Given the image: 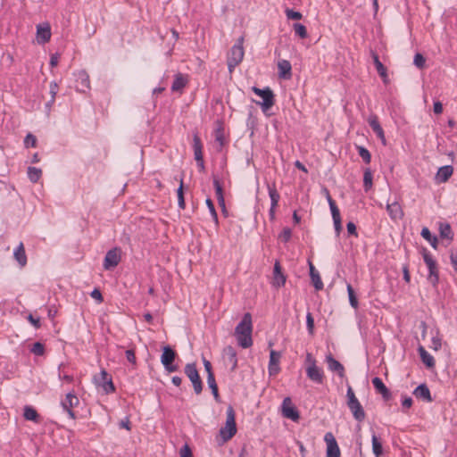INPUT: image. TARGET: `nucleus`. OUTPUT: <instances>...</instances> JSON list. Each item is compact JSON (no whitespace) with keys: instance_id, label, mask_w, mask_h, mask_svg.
<instances>
[{"instance_id":"obj_12","label":"nucleus","mask_w":457,"mask_h":457,"mask_svg":"<svg viewBox=\"0 0 457 457\" xmlns=\"http://www.w3.org/2000/svg\"><path fill=\"white\" fill-rule=\"evenodd\" d=\"M324 440L327 443L326 457H340L341 452L332 433L328 432L324 436Z\"/></svg>"},{"instance_id":"obj_2","label":"nucleus","mask_w":457,"mask_h":457,"mask_svg":"<svg viewBox=\"0 0 457 457\" xmlns=\"http://www.w3.org/2000/svg\"><path fill=\"white\" fill-rule=\"evenodd\" d=\"M244 37L237 38L236 44L231 47L227 57V64L229 72H232L234 69L243 61L245 50H244Z\"/></svg>"},{"instance_id":"obj_29","label":"nucleus","mask_w":457,"mask_h":457,"mask_svg":"<svg viewBox=\"0 0 457 457\" xmlns=\"http://www.w3.org/2000/svg\"><path fill=\"white\" fill-rule=\"evenodd\" d=\"M13 256L21 267H24L27 264V255L23 243L21 242L14 250Z\"/></svg>"},{"instance_id":"obj_13","label":"nucleus","mask_w":457,"mask_h":457,"mask_svg":"<svg viewBox=\"0 0 457 457\" xmlns=\"http://www.w3.org/2000/svg\"><path fill=\"white\" fill-rule=\"evenodd\" d=\"M120 250L117 247L109 250L104 260V268L111 270L116 267L120 262Z\"/></svg>"},{"instance_id":"obj_49","label":"nucleus","mask_w":457,"mask_h":457,"mask_svg":"<svg viewBox=\"0 0 457 457\" xmlns=\"http://www.w3.org/2000/svg\"><path fill=\"white\" fill-rule=\"evenodd\" d=\"M213 187L215 188V194H216L217 199L223 197L224 195H223L222 186H221L219 179H217L215 176H213Z\"/></svg>"},{"instance_id":"obj_51","label":"nucleus","mask_w":457,"mask_h":457,"mask_svg":"<svg viewBox=\"0 0 457 457\" xmlns=\"http://www.w3.org/2000/svg\"><path fill=\"white\" fill-rule=\"evenodd\" d=\"M24 145L25 147H36L37 145V137L32 135L31 133H29L25 138H24Z\"/></svg>"},{"instance_id":"obj_20","label":"nucleus","mask_w":457,"mask_h":457,"mask_svg":"<svg viewBox=\"0 0 457 457\" xmlns=\"http://www.w3.org/2000/svg\"><path fill=\"white\" fill-rule=\"evenodd\" d=\"M51 28L48 23L37 26V37L39 44L47 43L51 38Z\"/></svg>"},{"instance_id":"obj_45","label":"nucleus","mask_w":457,"mask_h":457,"mask_svg":"<svg viewBox=\"0 0 457 457\" xmlns=\"http://www.w3.org/2000/svg\"><path fill=\"white\" fill-rule=\"evenodd\" d=\"M293 27L295 33L301 38H306L308 37L307 29L304 25L301 23H295Z\"/></svg>"},{"instance_id":"obj_19","label":"nucleus","mask_w":457,"mask_h":457,"mask_svg":"<svg viewBox=\"0 0 457 457\" xmlns=\"http://www.w3.org/2000/svg\"><path fill=\"white\" fill-rule=\"evenodd\" d=\"M372 385L378 394H380L385 401H388L392 395L390 390L386 386L382 379L378 377L372 378Z\"/></svg>"},{"instance_id":"obj_11","label":"nucleus","mask_w":457,"mask_h":457,"mask_svg":"<svg viewBox=\"0 0 457 457\" xmlns=\"http://www.w3.org/2000/svg\"><path fill=\"white\" fill-rule=\"evenodd\" d=\"M282 415L293 421H297L300 419V414L297 409L294 406L290 397H286L282 403Z\"/></svg>"},{"instance_id":"obj_24","label":"nucleus","mask_w":457,"mask_h":457,"mask_svg":"<svg viewBox=\"0 0 457 457\" xmlns=\"http://www.w3.org/2000/svg\"><path fill=\"white\" fill-rule=\"evenodd\" d=\"M453 173V167L452 165H445L438 169L435 179L437 183L446 182Z\"/></svg>"},{"instance_id":"obj_23","label":"nucleus","mask_w":457,"mask_h":457,"mask_svg":"<svg viewBox=\"0 0 457 457\" xmlns=\"http://www.w3.org/2000/svg\"><path fill=\"white\" fill-rule=\"evenodd\" d=\"M370 54L373 59L374 65L378 75L382 78L384 83L388 82L387 70L384 64L379 61L378 55L373 50H370Z\"/></svg>"},{"instance_id":"obj_25","label":"nucleus","mask_w":457,"mask_h":457,"mask_svg":"<svg viewBox=\"0 0 457 457\" xmlns=\"http://www.w3.org/2000/svg\"><path fill=\"white\" fill-rule=\"evenodd\" d=\"M308 264H309V270H310V277H311L312 283L314 288L317 291L322 290L324 285L320 278L319 271L315 269L313 263L311 261L308 262Z\"/></svg>"},{"instance_id":"obj_53","label":"nucleus","mask_w":457,"mask_h":457,"mask_svg":"<svg viewBox=\"0 0 457 457\" xmlns=\"http://www.w3.org/2000/svg\"><path fill=\"white\" fill-rule=\"evenodd\" d=\"M306 326L310 335H313L314 333V319L311 312H307L306 315Z\"/></svg>"},{"instance_id":"obj_58","label":"nucleus","mask_w":457,"mask_h":457,"mask_svg":"<svg viewBox=\"0 0 457 457\" xmlns=\"http://www.w3.org/2000/svg\"><path fill=\"white\" fill-rule=\"evenodd\" d=\"M368 123L372 130L380 125L377 115H370L368 119Z\"/></svg>"},{"instance_id":"obj_3","label":"nucleus","mask_w":457,"mask_h":457,"mask_svg":"<svg viewBox=\"0 0 457 457\" xmlns=\"http://www.w3.org/2000/svg\"><path fill=\"white\" fill-rule=\"evenodd\" d=\"M347 406L353 413V418L361 422L365 420V411L354 395L353 388L349 386L346 392Z\"/></svg>"},{"instance_id":"obj_17","label":"nucleus","mask_w":457,"mask_h":457,"mask_svg":"<svg viewBox=\"0 0 457 457\" xmlns=\"http://www.w3.org/2000/svg\"><path fill=\"white\" fill-rule=\"evenodd\" d=\"M287 281V276L282 271V267L279 261H276L273 268V280L272 286L279 288L284 287Z\"/></svg>"},{"instance_id":"obj_63","label":"nucleus","mask_w":457,"mask_h":457,"mask_svg":"<svg viewBox=\"0 0 457 457\" xmlns=\"http://www.w3.org/2000/svg\"><path fill=\"white\" fill-rule=\"evenodd\" d=\"M28 320L36 328H40L41 323H40L39 318H34V316L32 314H29Z\"/></svg>"},{"instance_id":"obj_21","label":"nucleus","mask_w":457,"mask_h":457,"mask_svg":"<svg viewBox=\"0 0 457 457\" xmlns=\"http://www.w3.org/2000/svg\"><path fill=\"white\" fill-rule=\"evenodd\" d=\"M223 355L226 358L228 364L231 365L230 370L235 371L237 368V357L235 348L231 345H228L223 349Z\"/></svg>"},{"instance_id":"obj_44","label":"nucleus","mask_w":457,"mask_h":457,"mask_svg":"<svg viewBox=\"0 0 457 457\" xmlns=\"http://www.w3.org/2000/svg\"><path fill=\"white\" fill-rule=\"evenodd\" d=\"M358 154L366 164H369L371 161V154L367 148L364 146H357Z\"/></svg>"},{"instance_id":"obj_4","label":"nucleus","mask_w":457,"mask_h":457,"mask_svg":"<svg viewBox=\"0 0 457 457\" xmlns=\"http://www.w3.org/2000/svg\"><path fill=\"white\" fill-rule=\"evenodd\" d=\"M253 92L262 98V102L256 101V104L261 106L262 112H267L275 104V96L273 91L266 87L264 88H259L257 87H252Z\"/></svg>"},{"instance_id":"obj_52","label":"nucleus","mask_w":457,"mask_h":457,"mask_svg":"<svg viewBox=\"0 0 457 457\" xmlns=\"http://www.w3.org/2000/svg\"><path fill=\"white\" fill-rule=\"evenodd\" d=\"M286 15L288 20H295V21L301 20L303 17L302 13L300 12L294 11L293 9H289V8H287L286 10Z\"/></svg>"},{"instance_id":"obj_14","label":"nucleus","mask_w":457,"mask_h":457,"mask_svg":"<svg viewBox=\"0 0 457 457\" xmlns=\"http://www.w3.org/2000/svg\"><path fill=\"white\" fill-rule=\"evenodd\" d=\"M75 77V87L77 91L85 93L87 90L90 89L89 76L86 71H78Z\"/></svg>"},{"instance_id":"obj_54","label":"nucleus","mask_w":457,"mask_h":457,"mask_svg":"<svg viewBox=\"0 0 457 457\" xmlns=\"http://www.w3.org/2000/svg\"><path fill=\"white\" fill-rule=\"evenodd\" d=\"M203 363L204 366V370L207 373V378H212L215 377L214 373L212 371V366L210 361H208L205 357L203 356Z\"/></svg>"},{"instance_id":"obj_57","label":"nucleus","mask_w":457,"mask_h":457,"mask_svg":"<svg viewBox=\"0 0 457 457\" xmlns=\"http://www.w3.org/2000/svg\"><path fill=\"white\" fill-rule=\"evenodd\" d=\"M373 132L377 135V137L381 140L382 144L385 145L386 141L385 133H384V130H383L381 125H379L378 127L374 129Z\"/></svg>"},{"instance_id":"obj_35","label":"nucleus","mask_w":457,"mask_h":457,"mask_svg":"<svg viewBox=\"0 0 457 457\" xmlns=\"http://www.w3.org/2000/svg\"><path fill=\"white\" fill-rule=\"evenodd\" d=\"M420 235L421 237L426 239L427 241H428L431 245V246L434 248V249H436L437 248V244H438V240H437V237L436 236H433L430 232V230L427 228V227H424L422 229H421V232H420Z\"/></svg>"},{"instance_id":"obj_34","label":"nucleus","mask_w":457,"mask_h":457,"mask_svg":"<svg viewBox=\"0 0 457 457\" xmlns=\"http://www.w3.org/2000/svg\"><path fill=\"white\" fill-rule=\"evenodd\" d=\"M372 452L376 457H381L383 454V446L380 439L373 433L371 437Z\"/></svg>"},{"instance_id":"obj_10","label":"nucleus","mask_w":457,"mask_h":457,"mask_svg":"<svg viewBox=\"0 0 457 457\" xmlns=\"http://www.w3.org/2000/svg\"><path fill=\"white\" fill-rule=\"evenodd\" d=\"M79 403V400L74 392L68 393L65 395V398L61 401L62 409L67 411L69 417L72 420L77 419V415L73 411V408L76 407Z\"/></svg>"},{"instance_id":"obj_8","label":"nucleus","mask_w":457,"mask_h":457,"mask_svg":"<svg viewBox=\"0 0 457 457\" xmlns=\"http://www.w3.org/2000/svg\"><path fill=\"white\" fill-rule=\"evenodd\" d=\"M176 356V352L170 345L162 347L161 362L168 372H174L178 370V365L173 364Z\"/></svg>"},{"instance_id":"obj_32","label":"nucleus","mask_w":457,"mask_h":457,"mask_svg":"<svg viewBox=\"0 0 457 457\" xmlns=\"http://www.w3.org/2000/svg\"><path fill=\"white\" fill-rule=\"evenodd\" d=\"M324 191L326 193V198L329 204L333 220L341 218L339 209L337 206L336 202L332 199L328 190L327 188H324Z\"/></svg>"},{"instance_id":"obj_30","label":"nucleus","mask_w":457,"mask_h":457,"mask_svg":"<svg viewBox=\"0 0 457 457\" xmlns=\"http://www.w3.org/2000/svg\"><path fill=\"white\" fill-rule=\"evenodd\" d=\"M187 79L182 73H177L171 85V90L173 92L180 91L187 86Z\"/></svg>"},{"instance_id":"obj_36","label":"nucleus","mask_w":457,"mask_h":457,"mask_svg":"<svg viewBox=\"0 0 457 457\" xmlns=\"http://www.w3.org/2000/svg\"><path fill=\"white\" fill-rule=\"evenodd\" d=\"M268 191H269V195L270 198V206H272L273 208H277L278 204L280 199V195H279L278 190L276 189L275 185H273V186L268 185Z\"/></svg>"},{"instance_id":"obj_16","label":"nucleus","mask_w":457,"mask_h":457,"mask_svg":"<svg viewBox=\"0 0 457 457\" xmlns=\"http://www.w3.org/2000/svg\"><path fill=\"white\" fill-rule=\"evenodd\" d=\"M306 375L310 380L316 384H322L325 378L324 371L317 364L306 366Z\"/></svg>"},{"instance_id":"obj_46","label":"nucleus","mask_w":457,"mask_h":457,"mask_svg":"<svg viewBox=\"0 0 457 457\" xmlns=\"http://www.w3.org/2000/svg\"><path fill=\"white\" fill-rule=\"evenodd\" d=\"M215 140L220 144V150L225 144L224 129L221 126H219L215 130Z\"/></svg>"},{"instance_id":"obj_41","label":"nucleus","mask_w":457,"mask_h":457,"mask_svg":"<svg viewBox=\"0 0 457 457\" xmlns=\"http://www.w3.org/2000/svg\"><path fill=\"white\" fill-rule=\"evenodd\" d=\"M372 187V173L370 169H366L363 175V187L368 192Z\"/></svg>"},{"instance_id":"obj_9","label":"nucleus","mask_w":457,"mask_h":457,"mask_svg":"<svg viewBox=\"0 0 457 457\" xmlns=\"http://www.w3.org/2000/svg\"><path fill=\"white\" fill-rule=\"evenodd\" d=\"M95 382L98 386L103 388L105 394L115 392V386L112 380V377L105 370H102L99 375L95 377Z\"/></svg>"},{"instance_id":"obj_15","label":"nucleus","mask_w":457,"mask_h":457,"mask_svg":"<svg viewBox=\"0 0 457 457\" xmlns=\"http://www.w3.org/2000/svg\"><path fill=\"white\" fill-rule=\"evenodd\" d=\"M281 358V353L275 350H270V361L268 365V372L270 377L276 376L280 371L279 361Z\"/></svg>"},{"instance_id":"obj_26","label":"nucleus","mask_w":457,"mask_h":457,"mask_svg":"<svg viewBox=\"0 0 457 457\" xmlns=\"http://www.w3.org/2000/svg\"><path fill=\"white\" fill-rule=\"evenodd\" d=\"M278 76L284 79H288L292 76V66L289 61L281 60L278 62Z\"/></svg>"},{"instance_id":"obj_28","label":"nucleus","mask_w":457,"mask_h":457,"mask_svg":"<svg viewBox=\"0 0 457 457\" xmlns=\"http://www.w3.org/2000/svg\"><path fill=\"white\" fill-rule=\"evenodd\" d=\"M386 211L393 220L401 219L403 216L402 207L397 202L387 204Z\"/></svg>"},{"instance_id":"obj_37","label":"nucleus","mask_w":457,"mask_h":457,"mask_svg":"<svg viewBox=\"0 0 457 457\" xmlns=\"http://www.w3.org/2000/svg\"><path fill=\"white\" fill-rule=\"evenodd\" d=\"M59 86L55 81H52L49 85V93L51 95L50 100L46 104V107L50 109L55 101V96L58 93Z\"/></svg>"},{"instance_id":"obj_64","label":"nucleus","mask_w":457,"mask_h":457,"mask_svg":"<svg viewBox=\"0 0 457 457\" xmlns=\"http://www.w3.org/2000/svg\"><path fill=\"white\" fill-rule=\"evenodd\" d=\"M119 427L120 428H125L129 431L131 430L130 421H129V417H126L124 420H121L119 423Z\"/></svg>"},{"instance_id":"obj_22","label":"nucleus","mask_w":457,"mask_h":457,"mask_svg":"<svg viewBox=\"0 0 457 457\" xmlns=\"http://www.w3.org/2000/svg\"><path fill=\"white\" fill-rule=\"evenodd\" d=\"M413 395L416 398L420 399L427 403H431L433 401L430 394V390L428 386L423 383L419 385L413 391Z\"/></svg>"},{"instance_id":"obj_60","label":"nucleus","mask_w":457,"mask_h":457,"mask_svg":"<svg viewBox=\"0 0 457 457\" xmlns=\"http://www.w3.org/2000/svg\"><path fill=\"white\" fill-rule=\"evenodd\" d=\"M346 228H347V232L349 235H353L354 237H358V234H357V230H356V226L355 224L353 222V221H349L347 224H346Z\"/></svg>"},{"instance_id":"obj_50","label":"nucleus","mask_w":457,"mask_h":457,"mask_svg":"<svg viewBox=\"0 0 457 457\" xmlns=\"http://www.w3.org/2000/svg\"><path fill=\"white\" fill-rule=\"evenodd\" d=\"M413 63L419 69H423L426 63V59L421 54L417 53L414 55Z\"/></svg>"},{"instance_id":"obj_33","label":"nucleus","mask_w":457,"mask_h":457,"mask_svg":"<svg viewBox=\"0 0 457 457\" xmlns=\"http://www.w3.org/2000/svg\"><path fill=\"white\" fill-rule=\"evenodd\" d=\"M23 416L27 420H32L36 423L40 421V416L37 411L31 406H25Z\"/></svg>"},{"instance_id":"obj_40","label":"nucleus","mask_w":457,"mask_h":457,"mask_svg":"<svg viewBox=\"0 0 457 457\" xmlns=\"http://www.w3.org/2000/svg\"><path fill=\"white\" fill-rule=\"evenodd\" d=\"M207 384H208L210 389L212 390V394L215 401L220 402V394H219L218 386H217V383L215 380V377L207 378Z\"/></svg>"},{"instance_id":"obj_59","label":"nucleus","mask_w":457,"mask_h":457,"mask_svg":"<svg viewBox=\"0 0 457 457\" xmlns=\"http://www.w3.org/2000/svg\"><path fill=\"white\" fill-rule=\"evenodd\" d=\"M431 343H432V345L430 347L432 349H434L435 351H438L442 346L441 338H439L438 337H433Z\"/></svg>"},{"instance_id":"obj_1","label":"nucleus","mask_w":457,"mask_h":457,"mask_svg":"<svg viewBox=\"0 0 457 457\" xmlns=\"http://www.w3.org/2000/svg\"><path fill=\"white\" fill-rule=\"evenodd\" d=\"M252 316L249 312H246L244 314L241 321L235 328V335L237 337V343L242 348H248L252 346Z\"/></svg>"},{"instance_id":"obj_27","label":"nucleus","mask_w":457,"mask_h":457,"mask_svg":"<svg viewBox=\"0 0 457 457\" xmlns=\"http://www.w3.org/2000/svg\"><path fill=\"white\" fill-rule=\"evenodd\" d=\"M418 352L422 362L426 365L427 368L431 369L435 367L436 361L434 357L429 354L422 345L418 347Z\"/></svg>"},{"instance_id":"obj_55","label":"nucleus","mask_w":457,"mask_h":457,"mask_svg":"<svg viewBox=\"0 0 457 457\" xmlns=\"http://www.w3.org/2000/svg\"><path fill=\"white\" fill-rule=\"evenodd\" d=\"M292 230L289 228H284L281 233L279 234V238L287 243L291 239Z\"/></svg>"},{"instance_id":"obj_42","label":"nucleus","mask_w":457,"mask_h":457,"mask_svg":"<svg viewBox=\"0 0 457 457\" xmlns=\"http://www.w3.org/2000/svg\"><path fill=\"white\" fill-rule=\"evenodd\" d=\"M183 187H184L183 179H180V184L177 190V195H178V204H179V207L181 209H185V207H186Z\"/></svg>"},{"instance_id":"obj_6","label":"nucleus","mask_w":457,"mask_h":457,"mask_svg":"<svg viewBox=\"0 0 457 457\" xmlns=\"http://www.w3.org/2000/svg\"><path fill=\"white\" fill-rule=\"evenodd\" d=\"M237 433V424L235 420V411L232 406L227 409V420L224 428L220 430L223 441L230 440Z\"/></svg>"},{"instance_id":"obj_5","label":"nucleus","mask_w":457,"mask_h":457,"mask_svg":"<svg viewBox=\"0 0 457 457\" xmlns=\"http://www.w3.org/2000/svg\"><path fill=\"white\" fill-rule=\"evenodd\" d=\"M421 254L428 269V279L434 287H436L439 281L437 263L436 260H434L432 255L429 253V252L427 250V248L423 247L421 249Z\"/></svg>"},{"instance_id":"obj_31","label":"nucleus","mask_w":457,"mask_h":457,"mask_svg":"<svg viewBox=\"0 0 457 457\" xmlns=\"http://www.w3.org/2000/svg\"><path fill=\"white\" fill-rule=\"evenodd\" d=\"M193 149H194L195 160L202 161V159H204L203 145H202V141L197 134H195L193 137Z\"/></svg>"},{"instance_id":"obj_47","label":"nucleus","mask_w":457,"mask_h":457,"mask_svg":"<svg viewBox=\"0 0 457 457\" xmlns=\"http://www.w3.org/2000/svg\"><path fill=\"white\" fill-rule=\"evenodd\" d=\"M205 203H206V205H207V207H208V209L210 211V213H211V215H212V219H213V220L215 222V225L218 226V224H219L218 214H217V212L215 210L213 202L212 201L211 198H207Z\"/></svg>"},{"instance_id":"obj_38","label":"nucleus","mask_w":457,"mask_h":457,"mask_svg":"<svg viewBox=\"0 0 457 457\" xmlns=\"http://www.w3.org/2000/svg\"><path fill=\"white\" fill-rule=\"evenodd\" d=\"M439 233L442 238L452 240L453 237V233L449 223H440Z\"/></svg>"},{"instance_id":"obj_61","label":"nucleus","mask_w":457,"mask_h":457,"mask_svg":"<svg viewBox=\"0 0 457 457\" xmlns=\"http://www.w3.org/2000/svg\"><path fill=\"white\" fill-rule=\"evenodd\" d=\"M180 457H193L192 451L190 447L187 445H185L180 449Z\"/></svg>"},{"instance_id":"obj_7","label":"nucleus","mask_w":457,"mask_h":457,"mask_svg":"<svg viewBox=\"0 0 457 457\" xmlns=\"http://www.w3.org/2000/svg\"><path fill=\"white\" fill-rule=\"evenodd\" d=\"M184 372L192 382L195 394L200 395L203 391V381L200 378L195 363L192 362L186 364Z\"/></svg>"},{"instance_id":"obj_48","label":"nucleus","mask_w":457,"mask_h":457,"mask_svg":"<svg viewBox=\"0 0 457 457\" xmlns=\"http://www.w3.org/2000/svg\"><path fill=\"white\" fill-rule=\"evenodd\" d=\"M30 352L37 356H42L45 353V345L40 342H36L32 345Z\"/></svg>"},{"instance_id":"obj_18","label":"nucleus","mask_w":457,"mask_h":457,"mask_svg":"<svg viewBox=\"0 0 457 457\" xmlns=\"http://www.w3.org/2000/svg\"><path fill=\"white\" fill-rule=\"evenodd\" d=\"M326 362L329 370L336 372L340 378L345 377V372L343 364L336 360L331 353L326 356Z\"/></svg>"},{"instance_id":"obj_62","label":"nucleus","mask_w":457,"mask_h":457,"mask_svg":"<svg viewBox=\"0 0 457 457\" xmlns=\"http://www.w3.org/2000/svg\"><path fill=\"white\" fill-rule=\"evenodd\" d=\"M91 297L96 299L98 303H102L104 301L101 291L98 288H95L91 294Z\"/></svg>"},{"instance_id":"obj_43","label":"nucleus","mask_w":457,"mask_h":457,"mask_svg":"<svg viewBox=\"0 0 457 457\" xmlns=\"http://www.w3.org/2000/svg\"><path fill=\"white\" fill-rule=\"evenodd\" d=\"M347 293H348V297H349V302H350L351 306L354 309H357L359 303H358L357 297L355 295L354 290L350 284H347Z\"/></svg>"},{"instance_id":"obj_56","label":"nucleus","mask_w":457,"mask_h":457,"mask_svg":"<svg viewBox=\"0 0 457 457\" xmlns=\"http://www.w3.org/2000/svg\"><path fill=\"white\" fill-rule=\"evenodd\" d=\"M125 354H126V358H127L128 361L130 362L133 366H136L137 365V358H136V354H135V350L128 349L125 352Z\"/></svg>"},{"instance_id":"obj_39","label":"nucleus","mask_w":457,"mask_h":457,"mask_svg":"<svg viewBox=\"0 0 457 457\" xmlns=\"http://www.w3.org/2000/svg\"><path fill=\"white\" fill-rule=\"evenodd\" d=\"M42 176V170L39 168L29 167L28 177L32 183H37Z\"/></svg>"}]
</instances>
